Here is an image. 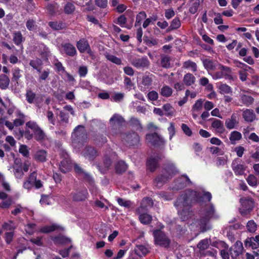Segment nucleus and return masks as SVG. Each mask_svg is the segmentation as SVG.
<instances>
[{
  "label": "nucleus",
  "mask_w": 259,
  "mask_h": 259,
  "mask_svg": "<svg viewBox=\"0 0 259 259\" xmlns=\"http://www.w3.org/2000/svg\"><path fill=\"white\" fill-rule=\"evenodd\" d=\"M172 89L168 85H164L161 89L160 94L163 97H169L172 94Z\"/></svg>",
  "instance_id": "8fccbe9b"
},
{
  "label": "nucleus",
  "mask_w": 259,
  "mask_h": 259,
  "mask_svg": "<svg viewBox=\"0 0 259 259\" xmlns=\"http://www.w3.org/2000/svg\"><path fill=\"white\" fill-rule=\"evenodd\" d=\"M148 208L146 206H140L136 209V213L139 215V220L140 222L144 225H148L150 224L152 220L151 215L147 213Z\"/></svg>",
  "instance_id": "0eeeda50"
},
{
  "label": "nucleus",
  "mask_w": 259,
  "mask_h": 259,
  "mask_svg": "<svg viewBox=\"0 0 259 259\" xmlns=\"http://www.w3.org/2000/svg\"><path fill=\"white\" fill-rule=\"evenodd\" d=\"M202 62L204 67L206 70H213L215 68V65L212 60L209 59H205Z\"/></svg>",
  "instance_id": "a18cd8bd"
},
{
  "label": "nucleus",
  "mask_w": 259,
  "mask_h": 259,
  "mask_svg": "<svg viewBox=\"0 0 259 259\" xmlns=\"http://www.w3.org/2000/svg\"><path fill=\"white\" fill-rule=\"evenodd\" d=\"M82 176H83L82 179L90 185L92 186L94 184L93 177L88 172H85Z\"/></svg>",
  "instance_id": "774afa93"
},
{
  "label": "nucleus",
  "mask_w": 259,
  "mask_h": 259,
  "mask_svg": "<svg viewBox=\"0 0 259 259\" xmlns=\"http://www.w3.org/2000/svg\"><path fill=\"white\" fill-rule=\"evenodd\" d=\"M71 196L72 200L75 202L85 201L89 197L88 190L85 187L78 188L71 192Z\"/></svg>",
  "instance_id": "1a4fd4ad"
},
{
  "label": "nucleus",
  "mask_w": 259,
  "mask_h": 259,
  "mask_svg": "<svg viewBox=\"0 0 259 259\" xmlns=\"http://www.w3.org/2000/svg\"><path fill=\"white\" fill-rule=\"evenodd\" d=\"M61 156L63 159L59 164V169L62 172L66 174L72 169V162L69 155L66 152H62Z\"/></svg>",
  "instance_id": "6e6552de"
},
{
  "label": "nucleus",
  "mask_w": 259,
  "mask_h": 259,
  "mask_svg": "<svg viewBox=\"0 0 259 259\" xmlns=\"http://www.w3.org/2000/svg\"><path fill=\"white\" fill-rule=\"evenodd\" d=\"M16 115L19 117V118H16L14 120V124L16 126H19L20 125H22L24 123V114L20 111L18 110L16 112Z\"/></svg>",
  "instance_id": "37998d69"
},
{
  "label": "nucleus",
  "mask_w": 259,
  "mask_h": 259,
  "mask_svg": "<svg viewBox=\"0 0 259 259\" xmlns=\"http://www.w3.org/2000/svg\"><path fill=\"white\" fill-rule=\"evenodd\" d=\"M47 152L44 150H38L34 154V159L38 162H44L47 160Z\"/></svg>",
  "instance_id": "bb28decb"
},
{
  "label": "nucleus",
  "mask_w": 259,
  "mask_h": 259,
  "mask_svg": "<svg viewBox=\"0 0 259 259\" xmlns=\"http://www.w3.org/2000/svg\"><path fill=\"white\" fill-rule=\"evenodd\" d=\"M27 29L29 31H34L36 29L37 25L36 22L33 19H29L26 22Z\"/></svg>",
  "instance_id": "bf43d9fd"
},
{
  "label": "nucleus",
  "mask_w": 259,
  "mask_h": 259,
  "mask_svg": "<svg viewBox=\"0 0 259 259\" xmlns=\"http://www.w3.org/2000/svg\"><path fill=\"white\" fill-rule=\"evenodd\" d=\"M209 246L208 240L207 239H204L200 240L197 244V247L200 250H205Z\"/></svg>",
  "instance_id": "0e129e2a"
},
{
  "label": "nucleus",
  "mask_w": 259,
  "mask_h": 259,
  "mask_svg": "<svg viewBox=\"0 0 259 259\" xmlns=\"http://www.w3.org/2000/svg\"><path fill=\"white\" fill-rule=\"evenodd\" d=\"M60 51L63 54L73 57L77 55L75 47L70 42H63L60 46Z\"/></svg>",
  "instance_id": "f8f14e48"
},
{
  "label": "nucleus",
  "mask_w": 259,
  "mask_h": 259,
  "mask_svg": "<svg viewBox=\"0 0 259 259\" xmlns=\"http://www.w3.org/2000/svg\"><path fill=\"white\" fill-rule=\"evenodd\" d=\"M228 160V157L227 155H225L224 156H218L215 158L214 161L215 162V164L218 167H220L221 166H224L225 165Z\"/></svg>",
  "instance_id": "603ef678"
},
{
  "label": "nucleus",
  "mask_w": 259,
  "mask_h": 259,
  "mask_svg": "<svg viewBox=\"0 0 259 259\" xmlns=\"http://www.w3.org/2000/svg\"><path fill=\"white\" fill-rule=\"evenodd\" d=\"M153 77H154V75L151 74L144 75L142 79V84L147 88L151 86L153 81Z\"/></svg>",
  "instance_id": "ea45409f"
},
{
  "label": "nucleus",
  "mask_w": 259,
  "mask_h": 259,
  "mask_svg": "<svg viewBox=\"0 0 259 259\" xmlns=\"http://www.w3.org/2000/svg\"><path fill=\"white\" fill-rule=\"evenodd\" d=\"M109 123L110 132L111 135L114 136L120 133L121 128L125 124V120L122 116L115 113L110 118Z\"/></svg>",
  "instance_id": "20e7f679"
},
{
  "label": "nucleus",
  "mask_w": 259,
  "mask_h": 259,
  "mask_svg": "<svg viewBox=\"0 0 259 259\" xmlns=\"http://www.w3.org/2000/svg\"><path fill=\"white\" fill-rule=\"evenodd\" d=\"M242 116L247 122H252L255 118V115L252 110L246 109L243 112Z\"/></svg>",
  "instance_id": "72a5a7b5"
},
{
  "label": "nucleus",
  "mask_w": 259,
  "mask_h": 259,
  "mask_svg": "<svg viewBox=\"0 0 259 259\" xmlns=\"http://www.w3.org/2000/svg\"><path fill=\"white\" fill-rule=\"evenodd\" d=\"M183 68L185 69L191 68L193 72L197 71V65L196 63L193 62L191 60L186 61L183 63Z\"/></svg>",
  "instance_id": "de8ad7c7"
},
{
  "label": "nucleus",
  "mask_w": 259,
  "mask_h": 259,
  "mask_svg": "<svg viewBox=\"0 0 259 259\" xmlns=\"http://www.w3.org/2000/svg\"><path fill=\"white\" fill-rule=\"evenodd\" d=\"M154 242L155 245L168 249L171 244V240L166 234L160 229H156L153 231Z\"/></svg>",
  "instance_id": "7ed1b4c3"
},
{
  "label": "nucleus",
  "mask_w": 259,
  "mask_h": 259,
  "mask_svg": "<svg viewBox=\"0 0 259 259\" xmlns=\"http://www.w3.org/2000/svg\"><path fill=\"white\" fill-rule=\"evenodd\" d=\"M192 182L186 175H183L175 180V189L179 190L184 189Z\"/></svg>",
  "instance_id": "4468645a"
},
{
  "label": "nucleus",
  "mask_w": 259,
  "mask_h": 259,
  "mask_svg": "<svg viewBox=\"0 0 259 259\" xmlns=\"http://www.w3.org/2000/svg\"><path fill=\"white\" fill-rule=\"evenodd\" d=\"M170 58L166 55L161 56L160 64L161 66L164 68H168L170 67Z\"/></svg>",
  "instance_id": "a19ab883"
},
{
  "label": "nucleus",
  "mask_w": 259,
  "mask_h": 259,
  "mask_svg": "<svg viewBox=\"0 0 259 259\" xmlns=\"http://www.w3.org/2000/svg\"><path fill=\"white\" fill-rule=\"evenodd\" d=\"M37 174L35 171L31 172L29 175L27 180L23 183V188L28 190H30L33 186L34 182L37 179Z\"/></svg>",
  "instance_id": "6ab92c4d"
},
{
  "label": "nucleus",
  "mask_w": 259,
  "mask_h": 259,
  "mask_svg": "<svg viewBox=\"0 0 259 259\" xmlns=\"http://www.w3.org/2000/svg\"><path fill=\"white\" fill-rule=\"evenodd\" d=\"M180 218L182 221H186L191 219L194 215L193 212L190 208L183 209L178 212Z\"/></svg>",
  "instance_id": "5701e85b"
},
{
  "label": "nucleus",
  "mask_w": 259,
  "mask_h": 259,
  "mask_svg": "<svg viewBox=\"0 0 259 259\" xmlns=\"http://www.w3.org/2000/svg\"><path fill=\"white\" fill-rule=\"evenodd\" d=\"M106 58L108 60L117 65L122 64V61L121 59L114 55L111 54H107L106 55Z\"/></svg>",
  "instance_id": "6e6d98bb"
},
{
  "label": "nucleus",
  "mask_w": 259,
  "mask_h": 259,
  "mask_svg": "<svg viewBox=\"0 0 259 259\" xmlns=\"http://www.w3.org/2000/svg\"><path fill=\"white\" fill-rule=\"evenodd\" d=\"M231 167L236 176H242L244 174L246 166L242 164H236L233 162Z\"/></svg>",
  "instance_id": "4be33fe9"
},
{
  "label": "nucleus",
  "mask_w": 259,
  "mask_h": 259,
  "mask_svg": "<svg viewBox=\"0 0 259 259\" xmlns=\"http://www.w3.org/2000/svg\"><path fill=\"white\" fill-rule=\"evenodd\" d=\"M127 169V165L123 160L118 161L115 165V172L117 174H122Z\"/></svg>",
  "instance_id": "a878e982"
},
{
  "label": "nucleus",
  "mask_w": 259,
  "mask_h": 259,
  "mask_svg": "<svg viewBox=\"0 0 259 259\" xmlns=\"http://www.w3.org/2000/svg\"><path fill=\"white\" fill-rule=\"evenodd\" d=\"M248 185L252 187H256L257 185V178L253 175H249L246 179Z\"/></svg>",
  "instance_id": "e2e57ef3"
},
{
  "label": "nucleus",
  "mask_w": 259,
  "mask_h": 259,
  "mask_svg": "<svg viewBox=\"0 0 259 259\" xmlns=\"http://www.w3.org/2000/svg\"><path fill=\"white\" fill-rule=\"evenodd\" d=\"M144 42L149 47L156 46L158 44V40L152 37H149L147 36H144L143 38Z\"/></svg>",
  "instance_id": "864d4df0"
},
{
  "label": "nucleus",
  "mask_w": 259,
  "mask_h": 259,
  "mask_svg": "<svg viewBox=\"0 0 259 259\" xmlns=\"http://www.w3.org/2000/svg\"><path fill=\"white\" fill-rule=\"evenodd\" d=\"M116 200L118 204L121 206L130 208L131 206L132 203L130 200H125L120 197H117Z\"/></svg>",
  "instance_id": "338daca9"
},
{
  "label": "nucleus",
  "mask_w": 259,
  "mask_h": 259,
  "mask_svg": "<svg viewBox=\"0 0 259 259\" xmlns=\"http://www.w3.org/2000/svg\"><path fill=\"white\" fill-rule=\"evenodd\" d=\"M181 26V23L179 17H175L170 22V26L166 30V32L179 28Z\"/></svg>",
  "instance_id": "2f4dec72"
},
{
  "label": "nucleus",
  "mask_w": 259,
  "mask_h": 259,
  "mask_svg": "<svg viewBox=\"0 0 259 259\" xmlns=\"http://www.w3.org/2000/svg\"><path fill=\"white\" fill-rule=\"evenodd\" d=\"M204 217L209 220L211 219H217L219 218V215L215 214V208L213 204H210L209 207L205 210Z\"/></svg>",
  "instance_id": "b1692460"
},
{
  "label": "nucleus",
  "mask_w": 259,
  "mask_h": 259,
  "mask_svg": "<svg viewBox=\"0 0 259 259\" xmlns=\"http://www.w3.org/2000/svg\"><path fill=\"white\" fill-rule=\"evenodd\" d=\"M146 14L144 11H141L136 16L135 26L136 27H141L142 21L146 18Z\"/></svg>",
  "instance_id": "09e8293b"
},
{
  "label": "nucleus",
  "mask_w": 259,
  "mask_h": 259,
  "mask_svg": "<svg viewBox=\"0 0 259 259\" xmlns=\"http://www.w3.org/2000/svg\"><path fill=\"white\" fill-rule=\"evenodd\" d=\"M240 202L241 205L240 212L242 215L249 213L254 207V201L251 197L248 196L241 198L240 199Z\"/></svg>",
  "instance_id": "423d86ee"
},
{
  "label": "nucleus",
  "mask_w": 259,
  "mask_h": 259,
  "mask_svg": "<svg viewBox=\"0 0 259 259\" xmlns=\"http://www.w3.org/2000/svg\"><path fill=\"white\" fill-rule=\"evenodd\" d=\"M74 5L71 2H67L64 7V11L66 14H71L75 11Z\"/></svg>",
  "instance_id": "3c124183"
},
{
  "label": "nucleus",
  "mask_w": 259,
  "mask_h": 259,
  "mask_svg": "<svg viewBox=\"0 0 259 259\" xmlns=\"http://www.w3.org/2000/svg\"><path fill=\"white\" fill-rule=\"evenodd\" d=\"M36 98V94L33 92L31 90H27L26 93V99L27 102L29 104H32L34 102V99Z\"/></svg>",
  "instance_id": "13d9d810"
},
{
  "label": "nucleus",
  "mask_w": 259,
  "mask_h": 259,
  "mask_svg": "<svg viewBox=\"0 0 259 259\" xmlns=\"http://www.w3.org/2000/svg\"><path fill=\"white\" fill-rule=\"evenodd\" d=\"M129 124L137 131H141L143 128L142 124L137 118L132 117L129 120Z\"/></svg>",
  "instance_id": "c9c22d12"
},
{
  "label": "nucleus",
  "mask_w": 259,
  "mask_h": 259,
  "mask_svg": "<svg viewBox=\"0 0 259 259\" xmlns=\"http://www.w3.org/2000/svg\"><path fill=\"white\" fill-rule=\"evenodd\" d=\"M52 240L55 244H63L66 243L67 238L63 236H56L53 237Z\"/></svg>",
  "instance_id": "69168bd1"
},
{
  "label": "nucleus",
  "mask_w": 259,
  "mask_h": 259,
  "mask_svg": "<svg viewBox=\"0 0 259 259\" xmlns=\"http://www.w3.org/2000/svg\"><path fill=\"white\" fill-rule=\"evenodd\" d=\"M219 69L224 74V78H225L226 79L233 80V78L231 75L232 70L231 68L222 64H220Z\"/></svg>",
  "instance_id": "c756f323"
},
{
  "label": "nucleus",
  "mask_w": 259,
  "mask_h": 259,
  "mask_svg": "<svg viewBox=\"0 0 259 259\" xmlns=\"http://www.w3.org/2000/svg\"><path fill=\"white\" fill-rule=\"evenodd\" d=\"M246 228L249 232L253 233L256 230L257 225L253 220H251L247 223Z\"/></svg>",
  "instance_id": "052dcab7"
},
{
  "label": "nucleus",
  "mask_w": 259,
  "mask_h": 259,
  "mask_svg": "<svg viewBox=\"0 0 259 259\" xmlns=\"http://www.w3.org/2000/svg\"><path fill=\"white\" fill-rule=\"evenodd\" d=\"M195 77L190 73H186L183 78L184 84L186 86H190L194 84L195 82Z\"/></svg>",
  "instance_id": "f704fd0d"
},
{
  "label": "nucleus",
  "mask_w": 259,
  "mask_h": 259,
  "mask_svg": "<svg viewBox=\"0 0 259 259\" xmlns=\"http://www.w3.org/2000/svg\"><path fill=\"white\" fill-rule=\"evenodd\" d=\"M221 94H228L232 95V88L227 84H222L219 87Z\"/></svg>",
  "instance_id": "5fc2aeb1"
},
{
  "label": "nucleus",
  "mask_w": 259,
  "mask_h": 259,
  "mask_svg": "<svg viewBox=\"0 0 259 259\" xmlns=\"http://www.w3.org/2000/svg\"><path fill=\"white\" fill-rule=\"evenodd\" d=\"M49 26L55 30H61L65 28V24L62 21H51L49 22Z\"/></svg>",
  "instance_id": "4c0bfd02"
},
{
  "label": "nucleus",
  "mask_w": 259,
  "mask_h": 259,
  "mask_svg": "<svg viewBox=\"0 0 259 259\" xmlns=\"http://www.w3.org/2000/svg\"><path fill=\"white\" fill-rule=\"evenodd\" d=\"M209 220L204 216L199 219L198 225L201 232H205L211 229V226L209 224Z\"/></svg>",
  "instance_id": "412c9836"
},
{
  "label": "nucleus",
  "mask_w": 259,
  "mask_h": 259,
  "mask_svg": "<svg viewBox=\"0 0 259 259\" xmlns=\"http://www.w3.org/2000/svg\"><path fill=\"white\" fill-rule=\"evenodd\" d=\"M26 126L33 131L34 138L36 141L41 143L45 140L46 134L36 122L29 121L26 122Z\"/></svg>",
  "instance_id": "39448f33"
},
{
  "label": "nucleus",
  "mask_w": 259,
  "mask_h": 259,
  "mask_svg": "<svg viewBox=\"0 0 259 259\" xmlns=\"http://www.w3.org/2000/svg\"><path fill=\"white\" fill-rule=\"evenodd\" d=\"M131 63L137 68H148L150 65V62L147 57L133 59Z\"/></svg>",
  "instance_id": "dca6fc26"
},
{
  "label": "nucleus",
  "mask_w": 259,
  "mask_h": 259,
  "mask_svg": "<svg viewBox=\"0 0 259 259\" xmlns=\"http://www.w3.org/2000/svg\"><path fill=\"white\" fill-rule=\"evenodd\" d=\"M82 153L83 156L89 161H93L98 155V152L97 149L91 146L85 147Z\"/></svg>",
  "instance_id": "2eb2a0df"
},
{
  "label": "nucleus",
  "mask_w": 259,
  "mask_h": 259,
  "mask_svg": "<svg viewBox=\"0 0 259 259\" xmlns=\"http://www.w3.org/2000/svg\"><path fill=\"white\" fill-rule=\"evenodd\" d=\"M10 78L4 74L0 75V88L2 90H6L8 88L10 84Z\"/></svg>",
  "instance_id": "473e14b6"
},
{
  "label": "nucleus",
  "mask_w": 259,
  "mask_h": 259,
  "mask_svg": "<svg viewBox=\"0 0 259 259\" xmlns=\"http://www.w3.org/2000/svg\"><path fill=\"white\" fill-rule=\"evenodd\" d=\"M225 126L229 130L236 128L239 126V119L237 115L233 113L230 118H227L225 121Z\"/></svg>",
  "instance_id": "f3484780"
},
{
  "label": "nucleus",
  "mask_w": 259,
  "mask_h": 259,
  "mask_svg": "<svg viewBox=\"0 0 259 259\" xmlns=\"http://www.w3.org/2000/svg\"><path fill=\"white\" fill-rule=\"evenodd\" d=\"M89 46V41L86 38H81L76 43V47L81 53L85 52Z\"/></svg>",
  "instance_id": "393cba45"
},
{
  "label": "nucleus",
  "mask_w": 259,
  "mask_h": 259,
  "mask_svg": "<svg viewBox=\"0 0 259 259\" xmlns=\"http://www.w3.org/2000/svg\"><path fill=\"white\" fill-rule=\"evenodd\" d=\"M62 228L56 224H53L50 226H45L40 229V232L43 233H49L56 230H61Z\"/></svg>",
  "instance_id": "7c9ffc66"
},
{
  "label": "nucleus",
  "mask_w": 259,
  "mask_h": 259,
  "mask_svg": "<svg viewBox=\"0 0 259 259\" xmlns=\"http://www.w3.org/2000/svg\"><path fill=\"white\" fill-rule=\"evenodd\" d=\"M178 173L175 164L171 162H166L163 164L161 174L155 177L154 183L157 188H160Z\"/></svg>",
  "instance_id": "f03ea898"
},
{
  "label": "nucleus",
  "mask_w": 259,
  "mask_h": 259,
  "mask_svg": "<svg viewBox=\"0 0 259 259\" xmlns=\"http://www.w3.org/2000/svg\"><path fill=\"white\" fill-rule=\"evenodd\" d=\"M74 132L75 137L74 139V142L82 144L86 142L88 136L83 126L81 125H77L74 130Z\"/></svg>",
  "instance_id": "9d476101"
},
{
  "label": "nucleus",
  "mask_w": 259,
  "mask_h": 259,
  "mask_svg": "<svg viewBox=\"0 0 259 259\" xmlns=\"http://www.w3.org/2000/svg\"><path fill=\"white\" fill-rule=\"evenodd\" d=\"M42 61L39 58H36L35 60H32L29 62V65L34 69H37L38 67L42 65Z\"/></svg>",
  "instance_id": "680f3d73"
},
{
  "label": "nucleus",
  "mask_w": 259,
  "mask_h": 259,
  "mask_svg": "<svg viewBox=\"0 0 259 259\" xmlns=\"http://www.w3.org/2000/svg\"><path fill=\"white\" fill-rule=\"evenodd\" d=\"M123 139L126 143V144L130 147L138 146L140 144V137L135 132L125 133Z\"/></svg>",
  "instance_id": "9b49d317"
},
{
  "label": "nucleus",
  "mask_w": 259,
  "mask_h": 259,
  "mask_svg": "<svg viewBox=\"0 0 259 259\" xmlns=\"http://www.w3.org/2000/svg\"><path fill=\"white\" fill-rule=\"evenodd\" d=\"M146 139L155 147L163 145L164 143L163 139L157 133L146 134Z\"/></svg>",
  "instance_id": "ddd939ff"
},
{
  "label": "nucleus",
  "mask_w": 259,
  "mask_h": 259,
  "mask_svg": "<svg viewBox=\"0 0 259 259\" xmlns=\"http://www.w3.org/2000/svg\"><path fill=\"white\" fill-rule=\"evenodd\" d=\"M245 246L251 247L252 249H256L259 247V235L255 237H248L244 242Z\"/></svg>",
  "instance_id": "aec40b11"
},
{
  "label": "nucleus",
  "mask_w": 259,
  "mask_h": 259,
  "mask_svg": "<svg viewBox=\"0 0 259 259\" xmlns=\"http://www.w3.org/2000/svg\"><path fill=\"white\" fill-rule=\"evenodd\" d=\"M58 9V5L57 3L54 2L49 3L46 6V9L48 13L51 16H53L55 14Z\"/></svg>",
  "instance_id": "58836bf2"
},
{
  "label": "nucleus",
  "mask_w": 259,
  "mask_h": 259,
  "mask_svg": "<svg viewBox=\"0 0 259 259\" xmlns=\"http://www.w3.org/2000/svg\"><path fill=\"white\" fill-rule=\"evenodd\" d=\"M94 141L97 144H103L107 142V139L105 135L97 134L94 137Z\"/></svg>",
  "instance_id": "49530a36"
},
{
  "label": "nucleus",
  "mask_w": 259,
  "mask_h": 259,
  "mask_svg": "<svg viewBox=\"0 0 259 259\" xmlns=\"http://www.w3.org/2000/svg\"><path fill=\"white\" fill-rule=\"evenodd\" d=\"M160 157L157 156L155 157H150L147 159L146 162V166L148 169L151 172H154L159 166V162Z\"/></svg>",
  "instance_id": "a211bd4d"
},
{
  "label": "nucleus",
  "mask_w": 259,
  "mask_h": 259,
  "mask_svg": "<svg viewBox=\"0 0 259 259\" xmlns=\"http://www.w3.org/2000/svg\"><path fill=\"white\" fill-rule=\"evenodd\" d=\"M15 163H16V160L15 161ZM14 174L16 178L21 179L24 175L23 171L22 170V163L20 164L19 165H17L16 167H14Z\"/></svg>",
  "instance_id": "4d7b16f0"
},
{
  "label": "nucleus",
  "mask_w": 259,
  "mask_h": 259,
  "mask_svg": "<svg viewBox=\"0 0 259 259\" xmlns=\"http://www.w3.org/2000/svg\"><path fill=\"white\" fill-rule=\"evenodd\" d=\"M135 253L139 257L145 256L149 253L148 249L143 245H137L135 248Z\"/></svg>",
  "instance_id": "c85d7f7f"
},
{
  "label": "nucleus",
  "mask_w": 259,
  "mask_h": 259,
  "mask_svg": "<svg viewBox=\"0 0 259 259\" xmlns=\"http://www.w3.org/2000/svg\"><path fill=\"white\" fill-rule=\"evenodd\" d=\"M241 139L242 134L237 131L232 132L230 135L229 140L232 144H235L236 141H239Z\"/></svg>",
  "instance_id": "e433bc0d"
},
{
  "label": "nucleus",
  "mask_w": 259,
  "mask_h": 259,
  "mask_svg": "<svg viewBox=\"0 0 259 259\" xmlns=\"http://www.w3.org/2000/svg\"><path fill=\"white\" fill-rule=\"evenodd\" d=\"M24 39L20 31H18L14 33L13 40L16 46L20 45Z\"/></svg>",
  "instance_id": "c03bdc74"
},
{
  "label": "nucleus",
  "mask_w": 259,
  "mask_h": 259,
  "mask_svg": "<svg viewBox=\"0 0 259 259\" xmlns=\"http://www.w3.org/2000/svg\"><path fill=\"white\" fill-rule=\"evenodd\" d=\"M240 98L242 103L246 106L251 105L254 101V99L252 97L246 95H242Z\"/></svg>",
  "instance_id": "79ce46f5"
},
{
  "label": "nucleus",
  "mask_w": 259,
  "mask_h": 259,
  "mask_svg": "<svg viewBox=\"0 0 259 259\" xmlns=\"http://www.w3.org/2000/svg\"><path fill=\"white\" fill-rule=\"evenodd\" d=\"M209 120H213L211 123V126L213 128L218 129L219 132L221 133L224 132L225 129L223 125V122L221 120L211 118Z\"/></svg>",
  "instance_id": "cd10ccee"
},
{
  "label": "nucleus",
  "mask_w": 259,
  "mask_h": 259,
  "mask_svg": "<svg viewBox=\"0 0 259 259\" xmlns=\"http://www.w3.org/2000/svg\"><path fill=\"white\" fill-rule=\"evenodd\" d=\"M211 198L212 195L209 192H204L201 194L200 192L190 190L177 198L175 206L176 207L191 206L193 203L203 202L205 199L209 202Z\"/></svg>",
  "instance_id": "f257e3e1"
}]
</instances>
